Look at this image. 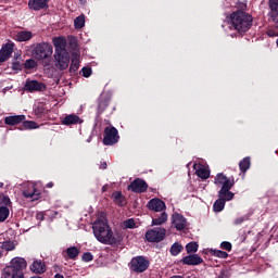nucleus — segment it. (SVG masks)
Masks as SVG:
<instances>
[{"mask_svg":"<svg viewBox=\"0 0 278 278\" xmlns=\"http://www.w3.org/2000/svg\"><path fill=\"white\" fill-rule=\"evenodd\" d=\"M215 186H222V188H228L229 186H235L236 180L233 178H227L225 174L219 173L216 175L214 180Z\"/></svg>","mask_w":278,"mask_h":278,"instance_id":"nucleus-13","label":"nucleus"},{"mask_svg":"<svg viewBox=\"0 0 278 278\" xmlns=\"http://www.w3.org/2000/svg\"><path fill=\"white\" fill-rule=\"evenodd\" d=\"M229 25L230 29L247 34L253 25V16L242 10L235 11L230 14Z\"/></svg>","mask_w":278,"mask_h":278,"instance_id":"nucleus-3","label":"nucleus"},{"mask_svg":"<svg viewBox=\"0 0 278 278\" xmlns=\"http://www.w3.org/2000/svg\"><path fill=\"white\" fill-rule=\"evenodd\" d=\"M0 257H3V252L0 251Z\"/></svg>","mask_w":278,"mask_h":278,"instance_id":"nucleus-51","label":"nucleus"},{"mask_svg":"<svg viewBox=\"0 0 278 278\" xmlns=\"http://www.w3.org/2000/svg\"><path fill=\"white\" fill-rule=\"evenodd\" d=\"M23 121H25V115H11L4 117V125L14 127V125H21Z\"/></svg>","mask_w":278,"mask_h":278,"instance_id":"nucleus-18","label":"nucleus"},{"mask_svg":"<svg viewBox=\"0 0 278 278\" xmlns=\"http://www.w3.org/2000/svg\"><path fill=\"white\" fill-rule=\"evenodd\" d=\"M212 255H214L215 257H219L220 260H227V257H229V254L227 252L220 250H213Z\"/></svg>","mask_w":278,"mask_h":278,"instance_id":"nucleus-36","label":"nucleus"},{"mask_svg":"<svg viewBox=\"0 0 278 278\" xmlns=\"http://www.w3.org/2000/svg\"><path fill=\"white\" fill-rule=\"evenodd\" d=\"M12 68H13V71H21V63L14 62V63L12 64Z\"/></svg>","mask_w":278,"mask_h":278,"instance_id":"nucleus-44","label":"nucleus"},{"mask_svg":"<svg viewBox=\"0 0 278 278\" xmlns=\"http://www.w3.org/2000/svg\"><path fill=\"white\" fill-rule=\"evenodd\" d=\"M12 53H14V43H5L0 49V62H8L10 58H12Z\"/></svg>","mask_w":278,"mask_h":278,"instance_id":"nucleus-14","label":"nucleus"},{"mask_svg":"<svg viewBox=\"0 0 278 278\" xmlns=\"http://www.w3.org/2000/svg\"><path fill=\"white\" fill-rule=\"evenodd\" d=\"M62 125H81L84 119H81L78 115L70 114L66 115L62 121Z\"/></svg>","mask_w":278,"mask_h":278,"instance_id":"nucleus-17","label":"nucleus"},{"mask_svg":"<svg viewBox=\"0 0 278 278\" xmlns=\"http://www.w3.org/2000/svg\"><path fill=\"white\" fill-rule=\"evenodd\" d=\"M168 220V214L162 212L159 217L152 219V225H164Z\"/></svg>","mask_w":278,"mask_h":278,"instance_id":"nucleus-27","label":"nucleus"},{"mask_svg":"<svg viewBox=\"0 0 278 278\" xmlns=\"http://www.w3.org/2000/svg\"><path fill=\"white\" fill-rule=\"evenodd\" d=\"M31 38H34V34L29 30H22L15 35V40H17V42H27L31 40Z\"/></svg>","mask_w":278,"mask_h":278,"instance_id":"nucleus-22","label":"nucleus"},{"mask_svg":"<svg viewBox=\"0 0 278 278\" xmlns=\"http://www.w3.org/2000/svg\"><path fill=\"white\" fill-rule=\"evenodd\" d=\"M27 268V261L23 257H14L11 261V266L3 269V276L1 278H25L23 270Z\"/></svg>","mask_w":278,"mask_h":278,"instance_id":"nucleus-4","label":"nucleus"},{"mask_svg":"<svg viewBox=\"0 0 278 278\" xmlns=\"http://www.w3.org/2000/svg\"><path fill=\"white\" fill-rule=\"evenodd\" d=\"M100 168H101L102 170H105V168H108V163H106V162H101Z\"/></svg>","mask_w":278,"mask_h":278,"instance_id":"nucleus-46","label":"nucleus"},{"mask_svg":"<svg viewBox=\"0 0 278 278\" xmlns=\"http://www.w3.org/2000/svg\"><path fill=\"white\" fill-rule=\"evenodd\" d=\"M36 60H47L53 55V46L49 42L37 43L33 49Z\"/></svg>","mask_w":278,"mask_h":278,"instance_id":"nucleus-5","label":"nucleus"},{"mask_svg":"<svg viewBox=\"0 0 278 278\" xmlns=\"http://www.w3.org/2000/svg\"><path fill=\"white\" fill-rule=\"evenodd\" d=\"M81 73H83V77H90V75H92V68L83 67Z\"/></svg>","mask_w":278,"mask_h":278,"instance_id":"nucleus-41","label":"nucleus"},{"mask_svg":"<svg viewBox=\"0 0 278 278\" xmlns=\"http://www.w3.org/2000/svg\"><path fill=\"white\" fill-rule=\"evenodd\" d=\"M25 68H36V61L29 59L24 64Z\"/></svg>","mask_w":278,"mask_h":278,"instance_id":"nucleus-39","label":"nucleus"},{"mask_svg":"<svg viewBox=\"0 0 278 278\" xmlns=\"http://www.w3.org/2000/svg\"><path fill=\"white\" fill-rule=\"evenodd\" d=\"M77 68H79V62L73 60L72 64H71V67H70V71H77Z\"/></svg>","mask_w":278,"mask_h":278,"instance_id":"nucleus-43","label":"nucleus"},{"mask_svg":"<svg viewBox=\"0 0 278 278\" xmlns=\"http://www.w3.org/2000/svg\"><path fill=\"white\" fill-rule=\"evenodd\" d=\"M166 238V230L162 227L150 229L146 232L148 242H162Z\"/></svg>","mask_w":278,"mask_h":278,"instance_id":"nucleus-8","label":"nucleus"},{"mask_svg":"<svg viewBox=\"0 0 278 278\" xmlns=\"http://www.w3.org/2000/svg\"><path fill=\"white\" fill-rule=\"evenodd\" d=\"M92 231L94 238L101 244H118L121 242L118 238L114 237V231H112V227H110L108 219L103 215L98 216L92 223Z\"/></svg>","mask_w":278,"mask_h":278,"instance_id":"nucleus-1","label":"nucleus"},{"mask_svg":"<svg viewBox=\"0 0 278 278\" xmlns=\"http://www.w3.org/2000/svg\"><path fill=\"white\" fill-rule=\"evenodd\" d=\"M269 10L268 16L270 21L278 25V0H269Z\"/></svg>","mask_w":278,"mask_h":278,"instance_id":"nucleus-16","label":"nucleus"},{"mask_svg":"<svg viewBox=\"0 0 278 278\" xmlns=\"http://www.w3.org/2000/svg\"><path fill=\"white\" fill-rule=\"evenodd\" d=\"M187 253H197L199 251V244L197 242H190L186 245Z\"/></svg>","mask_w":278,"mask_h":278,"instance_id":"nucleus-35","label":"nucleus"},{"mask_svg":"<svg viewBox=\"0 0 278 278\" xmlns=\"http://www.w3.org/2000/svg\"><path fill=\"white\" fill-rule=\"evenodd\" d=\"M54 278H64V275L56 274V275L54 276Z\"/></svg>","mask_w":278,"mask_h":278,"instance_id":"nucleus-49","label":"nucleus"},{"mask_svg":"<svg viewBox=\"0 0 278 278\" xmlns=\"http://www.w3.org/2000/svg\"><path fill=\"white\" fill-rule=\"evenodd\" d=\"M181 251H184V245H181L180 243H174L172 247H170V253L172 255L174 256H177L179 255V253H181Z\"/></svg>","mask_w":278,"mask_h":278,"instance_id":"nucleus-32","label":"nucleus"},{"mask_svg":"<svg viewBox=\"0 0 278 278\" xmlns=\"http://www.w3.org/2000/svg\"><path fill=\"white\" fill-rule=\"evenodd\" d=\"M231 188H233V186H228V188H222L218 191V197L219 199H223V201H225L227 203V201H231V199H233L235 194L233 192L229 191L231 190Z\"/></svg>","mask_w":278,"mask_h":278,"instance_id":"nucleus-20","label":"nucleus"},{"mask_svg":"<svg viewBox=\"0 0 278 278\" xmlns=\"http://www.w3.org/2000/svg\"><path fill=\"white\" fill-rule=\"evenodd\" d=\"M31 273H35V275H42V273H46L47 266L42 261H34L30 265Z\"/></svg>","mask_w":278,"mask_h":278,"instance_id":"nucleus-19","label":"nucleus"},{"mask_svg":"<svg viewBox=\"0 0 278 278\" xmlns=\"http://www.w3.org/2000/svg\"><path fill=\"white\" fill-rule=\"evenodd\" d=\"M68 260H77L79 256V249L77 247H70L65 251Z\"/></svg>","mask_w":278,"mask_h":278,"instance_id":"nucleus-24","label":"nucleus"},{"mask_svg":"<svg viewBox=\"0 0 278 278\" xmlns=\"http://www.w3.org/2000/svg\"><path fill=\"white\" fill-rule=\"evenodd\" d=\"M231 248L232 245H231V242L229 241H224L220 244V249H224V251H231Z\"/></svg>","mask_w":278,"mask_h":278,"instance_id":"nucleus-40","label":"nucleus"},{"mask_svg":"<svg viewBox=\"0 0 278 278\" xmlns=\"http://www.w3.org/2000/svg\"><path fill=\"white\" fill-rule=\"evenodd\" d=\"M123 225L124 229H134V227H136V222L134 220V218H129L126 219Z\"/></svg>","mask_w":278,"mask_h":278,"instance_id":"nucleus-37","label":"nucleus"},{"mask_svg":"<svg viewBox=\"0 0 278 278\" xmlns=\"http://www.w3.org/2000/svg\"><path fill=\"white\" fill-rule=\"evenodd\" d=\"M25 90H27V92H42L45 90H47V86L43 83H40L38 80H26L25 84Z\"/></svg>","mask_w":278,"mask_h":278,"instance_id":"nucleus-9","label":"nucleus"},{"mask_svg":"<svg viewBox=\"0 0 278 278\" xmlns=\"http://www.w3.org/2000/svg\"><path fill=\"white\" fill-rule=\"evenodd\" d=\"M172 225L175 227V229H177V231H184L188 225V222L181 214L175 213L172 216Z\"/></svg>","mask_w":278,"mask_h":278,"instance_id":"nucleus-11","label":"nucleus"},{"mask_svg":"<svg viewBox=\"0 0 278 278\" xmlns=\"http://www.w3.org/2000/svg\"><path fill=\"white\" fill-rule=\"evenodd\" d=\"M112 199L116 203V205H119V207H123V205H125V197L121 191L114 192L112 194Z\"/></svg>","mask_w":278,"mask_h":278,"instance_id":"nucleus-25","label":"nucleus"},{"mask_svg":"<svg viewBox=\"0 0 278 278\" xmlns=\"http://www.w3.org/2000/svg\"><path fill=\"white\" fill-rule=\"evenodd\" d=\"M102 192H105V187H102Z\"/></svg>","mask_w":278,"mask_h":278,"instance_id":"nucleus-52","label":"nucleus"},{"mask_svg":"<svg viewBox=\"0 0 278 278\" xmlns=\"http://www.w3.org/2000/svg\"><path fill=\"white\" fill-rule=\"evenodd\" d=\"M180 263L185 266H199L203 264V260L199 254H189L180 260Z\"/></svg>","mask_w":278,"mask_h":278,"instance_id":"nucleus-12","label":"nucleus"},{"mask_svg":"<svg viewBox=\"0 0 278 278\" xmlns=\"http://www.w3.org/2000/svg\"><path fill=\"white\" fill-rule=\"evenodd\" d=\"M239 168H240L241 173H247L251 168V159L250 157H244L239 163Z\"/></svg>","mask_w":278,"mask_h":278,"instance_id":"nucleus-26","label":"nucleus"},{"mask_svg":"<svg viewBox=\"0 0 278 278\" xmlns=\"http://www.w3.org/2000/svg\"><path fill=\"white\" fill-rule=\"evenodd\" d=\"M195 174L201 178V179H210V172L204 166H200L197 170Z\"/></svg>","mask_w":278,"mask_h":278,"instance_id":"nucleus-29","label":"nucleus"},{"mask_svg":"<svg viewBox=\"0 0 278 278\" xmlns=\"http://www.w3.org/2000/svg\"><path fill=\"white\" fill-rule=\"evenodd\" d=\"M268 36L273 37V36H278V34H275L273 30H268L267 31Z\"/></svg>","mask_w":278,"mask_h":278,"instance_id":"nucleus-47","label":"nucleus"},{"mask_svg":"<svg viewBox=\"0 0 278 278\" xmlns=\"http://www.w3.org/2000/svg\"><path fill=\"white\" fill-rule=\"evenodd\" d=\"M10 216V208L8 206H0V223H5Z\"/></svg>","mask_w":278,"mask_h":278,"instance_id":"nucleus-30","label":"nucleus"},{"mask_svg":"<svg viewBox=\"0 0 278 278\" xmlns=\"http://www.w3.org/2000/svg\"><path fill=\"white\" fill-rule=\"evenodd\" d=\"M242 223H244V217H239L235 219V225H242Z\"/></svg>","mask_w":278,"mask_h":278,"instance_id":"nucleus-45","label":"nucleus"},{"mask_svg":"<svg viewBox=\"0 0 278 278\" xmlns=\"http://www.w3.org/2000/svg\"><path fill=\"white\" fill-rule=\"evenodd\" d=\"M147 207L152 212H164L166 210V203L161 199L154 198L148 202Z\"/></svg>","mask_w":278,"mask_h":278,"instance_id":"nucleus-15","label":"nucleus"},{"mask_svg":"<svg viewBox=\"0 0 278 278\" xmlns=\"http://www.w3.org/2000/svg\"><path fill=\"white\" fill-rule=\"evenodd\" d=\"M46 187L47 188H53V182H48Z\"/></svg>","mask_w":278,"mask_h":278,"instance_id":"nucleus-48","label":"nucleus"},{"mask_svg":"<svg viewBox=\"0 0 278 278\" xmlns=\"http://www.w3.org/2000/svg\"><path fill=\"white\" fill-rule=\"evenodd\" d=\"M149 260H147L144 256H136L131 258L129 263V268L134 273H144L149 268Z\"/></svg>","mask_w":278,"mask_h":278,"instance_id":"nucleus-6","label":"nucleus"},{"mask_svg":"<svg viewBox=\"0 0 278 278\" xmlns=\"http://www.w3.org/2000/svg\"><path fill=\"white\" fill-rule=\"evenodd\" d=\"M52 42L54 46V66L59 71H66L68 64H71V55L66 50V39L63 37H54Z\"/></svg>","mask_w":278,"mask_h":278,"instance_id":"nucleus-2","label":"nucleus"},{"mask_svg":"<svg viewBox=\"0 0 278 278\" xmlns=\"http://www.w3.org/2000/svg\"><path fill=\"white\" fill-rule=\"evenodd\" d=\"M86 25V16L79 15L74 20V27L75 29H83Z\"/></svg>","mask_w":278,"mask_h":278,"instance_id":"nucleus-28","label":"nucleus"},{"mask_svg":"<svg viewBox=\"0 0 278 278\" xmlns=\"http://www.w3.org/2000/svg\"><path fill=\"white\" fill-rule=\"evenodd\" d=\"M0 204L1 205H11L12 201L10 200V197H8V195H0Z\"/></svg>","mask_w":278,"mask_h":278,"instance_id":"nucleus-38","label":"nucleus"},{"mask_svg":"<svg viewBox=\"0 0 278 278\" xmlns=\"http://www.w3.org/2000/svg\"><path fill=\"white\" fill-rule=\"evenodd\" d=\"M119 139L121 136H118V129H116V127L112 126L104 129L103 144H105L106 147H112V144H116Z\"/></svg>","mask_w":278,"mask_h":278,"instance_id":"nucleus-7","label":"nucleus"},{"mask_svg":"<svg viewBox=\"0 0 278 278\" xmlns=\"http://www.w3.org/2000/svg\"><path fill=\"white\" fill-rule=\"evenodd\" d=\"M24 129H38V124L34 121H23Z\"/></svg>","mask_w":278,"mask_h":278,"instance_id":"nucleus-34","label":"nucleus"},{"mask_svg":"<svg viewBox=\"0 0 278 278\" xmlns=\"http://www.w3.org/2000/svg\"><path fill=\"white\" fill-rule=\"evenodd\" d=\"M48 1L47 0H29L28 1V7L30 10H45L47 8Z\"/></svg>","mask_w":278,"mask_h":278,"instance_id":"nucleus-21","label":"nucleus"},{"mask_svg":"<svg viewBox=\"0 0 278 278\" xmlns=\"http://www.w3.org/2000/svg\"><path fill=\"white\" fill-rule=\"evenodd\" d=\"M23 195L26 199H31V201H38L40 199V192L36 188H34L33 191H24Z\"/></svg>","mask_w":278,"mask_h":278,"instance_id":"nucleus-23","label":"nucleus"},{"mask_svg":"<svg viewBox=\"0 0 278 278\" xmlns=\"http://www.w3.org/2000/svg\"><path fill=\"white\" fill-rule=\"evenodd\" d=\"M149 185L143 179L137 178L128 186V190L132 192L142 193L147 192Z\"/></svg>","mask_w":278,"mask_h":278,"instance_id":"nucleus-10","label":"nucleus"},{"mask_svg":"<svg viewBox=\"0 0 278 278\" xmlns=\"http://www.w3.org/2000/svg\"><path fill=\"white\" fill-rule=\"evenodd\" d=\"M170 278H184V276H172Z\"/></svg>","mask_w":278,"mask_h":278,"instance_id":"nucleus-50","label":"nucleus"},{"mask_svg":"<svg viewBox=\"0 0 278 278\" xmlns=\"http://www.w3.org/2000/svg\"><path fill=\"white\" fill-rule=\"evenodd\" d=\"M225 200L223 199H218L215 201L214 205H213V210L214 212H223L225 210Z\"/></svg>","mask_w":278,"mask_h":278,"instance_id":"nucleus-31","label":"nucleus"},{"mask_svg":"<svg viewBox=\"0 0 278 278\" xmlns=\"http://www.w3.org/2000/svg\"><path fill=\"white\" fill-rule=\"evenodd\" d=\"M93 256L92 253L86 252L83 254V262H92Z\"/></svg>","mask_w":278,"mask_h":278,"instance_id":"nucleus-42","label":"nucleus"},{"mask_svg":"<svg viewBox=\"0 0 278 278\" xmlns=\"http://www.w3.org/2000/svg\"><path fill=\"white\" fill-rule=\"evenodd\" d=\"M1 249L4 251H14L16 249V245L14 244V241L7 240L2 242Z\"/></svg>","mask_w":278,"mask_h":278,"instance_id":"nucleus-33","label":"nucleus"}]
</instances>
